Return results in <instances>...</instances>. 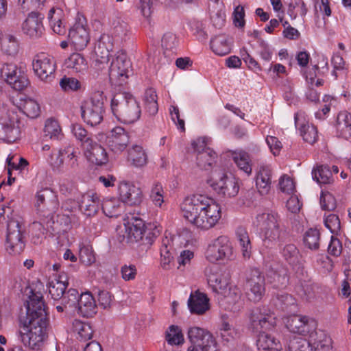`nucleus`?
<instances>
[{"mask_svg":"<svg viewBox=\"0 0 351 351\" xmlns=\"http://www.w3.org/2000/svg\"><path fill=\"white\" fill-rule=\"evenodd\" d=\"M48 319L43 295L32 293L27 304V317L22 326L21 339L32 350H40L47 339Z\"/></svg>","mask_w":351,"mask_h":351,"instance_id":"f257e3e1","label":"nucleus"},{"mask_svg":"<svg viewBox=\"0 0 351 351\" xmlns=\"http://www.w3.org/2000/svg\"><path fill=\"white\" fill-rule=\"evenodd\" d=\"M180 208L182 217L202 230L213 228L221 217L220 205L214 198L204 194L186 196Z\"/></svg>","mask_w":351,"mask_h":351,"instance_id":"f03ea898","label":"nucleus"},{"mask_svg":"<svg viewBox=\"0 0 351 351\" xmlns=\"http://www.w3.org/2000/svg\"><path fill=\"white\" fill-rule=\"evenodd\" d=\"M300 335L308 336V339L294 337L289 342V351H331L330 339L324 331L317 329L315 319L306 316Z\"/></svg>","mask_w":351,"mask_h":351,"instance_id":"7ed1b4c3","label":"nucleus"},{"mask_svg":"<svg viewBox=\"0 0 351 351\" xmlns=\"http://www.w3.org/2000/svg\"><path fill=\"white\" fill-rule=\"evenodd\" d=\"M111 110L116 118L125 124L135 123L141 114L140 103L128 92L119 93L113 97Z\"/></svg>","mask_w":351,"mask_h":351,"instance_id":"20e7f679","label":"nucleus"},{"mask_svg":"<svg viewBox=\"0 0 351 351\" xmlns=\"http://www.w3.org/2000/svg\"><path fill=\"white\" fill-rule=\"evenodd\" d=\"M252 226L256 229L263 245L270 247L280 239L282 230L280 217L275 213H260L252 219Z\"/></svg>","mask_w":351,"mask_h":351,"instance_id":"39448f33","label":"nucleus"},{"mask_svg":"<svg viewBox=\"0 0 351 351\" xmlns=\"http://www.w3.org/2000/svg\"><path fill=\"white\" fill-rule=\"evenodd\" d=\"M206 183L219 196L223 198L236 197L240 189L239 179L231 173L221 169L213 170Z\"/></svg>","mask_w":351,"mask_h":351,"instance_id":"423d86ee","label":"nucleus"},{"mask_svg":"<svg viewBox=\"0 0 351 351\" xmlns=\"http://www.w3.org/2000/svg\"><path fill=\"white\" fill-rule=\"evenodd\" d=\"M20 121L17 112L10 104H3L0 109V141L12 143L19 138Z\"/></svg>","mask_w":351,"mask_h":351,"instance_id":"0eeeda50","label":"nucleus"},{"mask_svg":"<svg viewBox=\"0 0 351 351\" xmlns=\"http://www.w3.org/2000/svg\"><path fill=\"white\" fill-rule=\"evenodd\" d=\"M204 257L213 264L234 259L235 254L230 239L227 236L221 235L210 240L205 250Z\"/></svg>","mask_w":351,"mask_h":351,"instance_id":"6e6552de","label":"nucleus"},{"mask_svg":"<svg viewBox=\"0 0 351 351\" xmlns=\"http://www.w3.org/2000/svg\"><path fill=\"white\" fill-rule=\"evenodd\" d=\"M187 338L190 346L186 351H213L217 349L216 339L204 328L190 326L187 330Z\"/></svg>","mask_w":351,"mask_h":351,"instance_id":"1a4fd4ad","label":"nucleus"},{"mask_svg":"<svg viewBox=\"0 0 351 351\" xmlns=\"http://www.w3.org/2000/svg\"><path fill=\"white\" fill-rule=\"evenodd\" d=\"M104 97L101 91H96L90 99L84 101L81 106L82 117L88 125L95 126L99 124L104 118Z\"/></svg>","mask_w":351,"mask_h":351,"instance_id":"9d476101","label":"nucleus"},{"mask_svg":"<svg viewBox=\"0 0 351 351\" xmlns=\"http://www.w3.org/2000/svg\"><path fill=\"white\" fill-rule=\"evenodd\" d=\"M131 73V62L122 51H117L112 57L109 66V77L115 85L121 86Z\"/></svg>","mask_w":351,"mask_h":351,"instance_id":"9b49d317","label":"nucleus"},{"mask_svg":"<svg viewBox=\"0 0 351 351\" xmlns=\"http://www.w3.org/2000/svg\"><path fill=\"white\" fill-rule=\"evenodd\" d=\"M69 40L75 50H83L90 40V29L87 20L82 14H78L75 23L69 32Z\"/></svg>","mask_w":351,"mask_h":351,"instance_id":"f8f14e48","label":"nucleus"},{"mask_svg":"<svg viewBox=\"0 0 351 351\" xmlns=\"http://www.w3.org/2000/svg\"><path fill=\"white\" fill-rule=\"evenodd\" d=\"M32 68L37 77L45 82H51L55 77L56 63L54 58L46 53H39L32 60Z\"/></svg>","mask_w":351,"mask_h":351,"instance_id":"ddd939ff","label":"nucleus"},{"mask_svg":"<svg viewBox=\"0 0 351 351\" xmlns=\"http://www.w3.org/2000/svg\"><path fill=\"white\" fill-rule=\"evenodd\" d=\"M23 230L19 219L8 222L5 249L11 255L20 254L25 248Z\"/></svg>","mask_w":351,"mask_h":351,"instance_id":"4468645a","label":"nucleus"},{"mask_svg":"<svg viewBox=\"0 0 351 351\" xmlns=\"http://www.w3.org/2000/svg\"><path fill=\"white\" fill-rule=\"evenodd\" d=\"M250 325L254 329L271 330L277 325V316L266 306H259L252 309L249 315Z\"/></svg>","mask_w":351,"mask_h":351,"instance_id":"2eb2a0df","label":"nucleus"},{"mask_svg":"<svg viewBox=\"0 0 351 351\" xmlns=\"http://www.w3.org/2000/svg\"><path fill=\"white\" fill-rule=\"evenodd\" d=\"M209 287L218 295L225 294L230 283V276L214 265H208L204 270Z\"/></svg>","mask_w":351,"mask_h":351,"instance_id":"dca6fc26","label":"nucleus"},{"mask_svg":"<svg viewBox=\"0 0 351 351\" xmlns=\"http://www.w3.org/2000/svg\"><path fill=\"white\" fill-rule=\"evenodd\" d=\"M0 74L1 78L16 90L24 89L29 84L27 75L24 71L15 64H3L0 68Z\"/></svg>","mask_w":351,"mask_h":351,"instance_id":"f3484780","label":"nucleus"},{"mask_svg":"<svg viewBox=\"0 0 351 351\" xmlns=\"http://www.w3.org/2000/svg\"><path fill=\"white\" fill-rule=\"evenodd\" d=\"M211 139L208 137H199L192 143V146L197 152V164L202 169H208L215 162L217 154L208 147Z\"/></svg>","mask_w":351,"mask_h":351,"instance_id":"a211bd4d","label":"nucleus"},{"mask_svg":"<svg viewBox=\"0 0 351 351\" xmlns=\"http://www.w3.org/2000/svg\"><path fill=\"white\" fill-rule=\"evenodd\" d=\"M106 143L112 153L120 154L130 144L129 134L122 127H114L107 134Z\"/></svg>","mask_w":351,"mask_h":351,"instance_id":"6ab92c4d","label":"nucleus"},{"mask_svg":"<svg viewBox=\"0 0 351 351\" xmlns=\"http://www.w3.org/2000/svg\"><path fill=\"white\" fill-rule=\"evenodd\" d=\"M117 195L123 204L136 206L143 200V191L141 188L129 181H121L118 184Z\"/></svg>","mask_w":351,"mask_h":351,"instance_id":"aec40b11","label":"nucleus"},{"mask_svg":"<svg viewBox=\"0 0 351 351\" xmlns=\"http://www.w3.org/2000/svg\"><path fill=\"white\" fill-rule=\"evenodd\" d=\"M115 44L112 36L108 34H101L97 40L95 46V62L102 65L101 69L110 61V53Z\"/></svg>","mask_w":351,"mask_h":351,"instance_id":"412c9836","label":"nucleus"},{"mask_svg":"<svg viewBox=\"0 0 351 351\" xmlns=\"http://www.w3.org/2000/svg\"><path fill=\"white\" fill-rule=\"evenodd\" d=\"M247 298L254 302H259L265 291V278L261 272L254 269L251 271L250 276L247 281Z\"/></svg>","mask_w":351,"mask_h":351,"instance_id":"4be33fe9","label":"nucleus"},{"mask_svg":"<svg viewBox=\"0 0 351 351\" xmlns=\"http://www.w3.org/2000/svg\"><path fill=\"white\" fill-rule=\"evenodd\" d=\"M295 126L299 131L303 140L310 144L314 143L318 137L317 128L308 123L306 115L304 112L300 111L294 115Z\"/></svg>","mask_w":351,"mask_h":351,"instance_id":"5701e85b","label":"nucleus"},{"mask_svg":"<svg viewBox=\"0 0 351 351\" xmlns=\"http://www.w3.org/2000/svg\"><path fill=\"white\" fill-rule=\"evenodd\" d=\"M123 225L125 233L123 237L127 242L134 243L142 240L145 231V225L142 219L136 217L124 219Z\"/></svg>","mask_w":351,"mask_h":351,"instance_id":"b1692460","label":"nucleus"},{"mask_svg":"<svg viewBox=\"0 0 351 351\" xmlns=\"http://www.w3.org/2000/svg\"><path fill=\"white\" fill-rule=\"evenodd\" d=\"M82 151L84 157L93 165L101 166L106 164L108 161L106 149L94 139L90 143H86Z\"/></svg>","mask_w":351,"mask_h":351,"instance_id":"393cba45","label":"nucleus"},{"mask_svg":"<svg viewBox=\"0 0 351 351\" xmlns=\"http://www.w3.org/2000/svg\"><path fill=\"white\" fill-rule=\"evenodd\" d=\"M21 29L30 38H40L44 32L42 16L35 12H30L23 22Z\"/></svg>","mask_w":351,"mask_h":351,"instance_id":"a878e982","label":"nucleus"},{"mask_svg":"<svg viewBox=\"0 0 351 351\" xmlns=\"http://www.w3.org/2000/svg\"><path fill=\"white\" fill-rule=\"evenodd\" d=\"M35 205L38 210L46 209L50 213L55 212L58 207L56 194L48 187L37 191Z\"/></svg>","mask_w":351,"mask_h":351,"instance_id":"bb28decb","label":"nucleus"},{"mask_svg":"<svg viewBox=\"0 0 351 351\" xmlns=\"http://www.w3.org/2000/svg\"><path fill=\"white\" fill-rule=\"evenodd\" d=\"M209 298L207 295L199 290L191 292L187 304L191 313L203 315L210 308Z\"/></svg>","mask_w":351,"mask_h":351,"instance_id":"cd10ccee","label":"nucleus"},{"mask_svg":"<svg viewBox=\"0 0 351 351\" xmlns=\"http://www.w3.org/2000/svg\"><path fill=\"white\" fill-rule=\"evenodd\" d=\"M68 285V275L64 271L50 279L47 283V289L51 298L54 300L60 299L65 293Z\"/></svg>","mask_w":351,"mask_h":351,"instance_id":"c85d7f7f","label":"nucleus"},{"mask_svg":"<svg viewBox=\"0 0 351 351\" xmlns=\"http://www.w3.org/2000/svg\"><path fill=\"white\" fill-rule=\"evenodd\" d=\"M173 237L166 234L162 240L160 259V267L164 270H169L173 267Z\"/></svg>","mask_w":351,"mask_h":351,"instance_id":"c756f323","label":"nucleus"},{"mask_svg":"<svg viewBox=\"0 0 351 351\" xmlns=\"http://www.w3.org/2000/svg\"><path fill=\"white\" fill-rule=\"evenodd\" d=\"M100 206L99 195L93 191H88L82 195L80 202V210L86 216H93L97 213Z\"/></svg>","mask_w":351,"mask_h":351,"instance_id":"7c9ffc66","label":"nucleus"},{"mask_svg":"<svg viewBox=\"0 0 351 351\" xmlns=\"http://www.w3.org/2000/svg\"><path fill=\"white\" fill-rule=\"evenodd\" d=\"M256 187L258 193L267 195L269 193L272 184V173L269 166H262L256 176Z\"/></svg>","mask_w":351,"mask_h":351,"instance_id":"2f4dec72","label":"nucleus"},{"mask_svg":"<svg viewBox=\"0 0 351 351\" xmlns=\"http://www.w3.org/2000/svg\"><path fill=\"white\" fill-rule=\"evenodd\" d=\"M16 106L27 117L37 118L40 114V104L34 99L21 96L16 100Z\"/></svg>","mask_w":351,"mask_h":351,"instance_id":"473e14b6","label":"nucleus"},{"mask_svg":"<svg viewBox=\"0 0 351 351\" xmlns=\"http://www.w3.org/2000/svg\"><path fill=\"white\" fill-rule=\"evenodd\" d=\"M64 65L73 73H84L88 70V62L80 53H73L65 59Z\"/></svg>","mask_w":351,"mask_h":351,"instance_id":"72a5a7b5","label":"nucleus"},{"mask_svg":"<svg viewBox=\"0 0 351 351\" xmlns=\"http://www.w3.org/2000/svg\"><path fill=\"white\" fill-rule=\"evenodd\" d=\"M77 307L79 313L84 317H92L97 312L95 300L90 292L81 293Z\"/></svg>","mask_w":351,"mask_h":351,"instance_id":"f704fd0d","label":"nucleus"},{"mask_svg":"<svg viewBox=\"0 0 351 351\" xmlns=\"http://www.w3.org/2000/svg\"><path fill=\"white\" fill-rule=\"evenodd\" d=\"M235 236L242 256L245 259H249L252 255V245L247 229L243 226L237 227Z\"/></svg>","mask_w":351,"mask_h":351,"instance_id":"c9c22d12","label":"nucleus"},{"mask_svg":"<svg viewBox=\"0 0 351 351\" xmlns=\"http://www.w3.org/2000/svg\"><path fill=\"white\" fill-rule=\"evenodd\" d=\"M228 152L237 167L250 176L252 173V168L248 153L242 149L230 150Z\"/></svg>","mask_w":351,"mask_h":351,"instance_id":"e433bc0d","label":"nucleus"},{"mask_svg":"<svg viewBox=\"0 0 351 351\" xmlns=\"http://www.w3.org/2000/svg\"><path fill=\"white\" fill-rule=\"evenodd\" d=\"M337 134L348 139L351 136V114L346 110L340 112L337 117Z\"/></svg>","mask_w":351,"mask_h":351,"instance_id":"4c0bfd02","label":"nucleus"},{"mask_svg":"<svg viewBox=\"0 0 351 351\" xmlns=\"http://www.w3.org/2000/svg\"><path fill=\"white\" fill-rule=\"evenodd\" d=\"M257 346L259 351H281L280 341L272 335L265 331L260 332L257 339Z\"/></svg>","mask_w":351,"mask_h":351,"instance_id":"58836bf2","label":"nucleus"},{"mask_svg":"<svg viewBox=\"0 0 351 351\" xmlns=\"http://www.w3.org/2000/svg\"><path fill=\"white\" fill-rule=\"evenodd\" d=\"M223 297L226 302L229 304L227 308L232 311H239L241 306V291L235 285H229L225 294L220 295Z\"/></svg>","mask_w":351,"mask_h":351,"instance_id":"ea45409f","label":"nucleus"},{"mask_svg":"<svg viewBox=\"0 0 351 351\" xmlns=\"http://www.w3.org/2000/svg\"><path fill=\"white\" fill-rule=\"evenodd\" d=\"M128 160L132 166L141 168L146 165L147 156L142 146L134 145L128 152Z\"/></svg>","mask_w":351,"mask_h":351,"instance_id":"a19ab883","label":"nucleus"},{"mask_svg":"<svg viewBox=\"0 0 351 351\" xmlns=\"http://www.w3.org/2000/svg\"><path fill=\"white\" fill-rule=\"evenodd\" d=\"M50 26L54 33L62 35L66 32V29L62 23L64 12L58 8H53L48 12L47 16Z\"/></svg>","mask_w":351,"mask_h":351,"instance_id":"79ce46f5","label":"nucleus"},{"mask_svg":"<svg viewBox=\"0 0 351 351\" xmlns=\"http://www.w3.org/2000/svg\"><path fill=\"white\" fill-rule=\"evenodd\" d=\"M0 49L6 55H16L19 50L18 39L16 36L10 34L0 35Z\"/></svg>","mask_w":351,"mask_h":351,"instance_id":"37998d69","label":"nucleus"},{"mask_svg":"<svg viewBox=\"0 0 351 351\" xmlns=\"http://www.w3.org/2000/svg\"><path fill=\"white\" fill-rule=\"evenodd\" d=\"M213 52L219 56H223L231 51L230 44L226 35H218L212 38L210 42Z\"/></svg>","mask_w":351,"mask_h":351,"instance_id":"c03bdc74","label":"nucleus"},{"mask_svg":"<svg viewBox=\"0 0 351 351\" xmlns=\"http://www.w3.org/2000/svg\"><path fill=\"white\" fill-rule=\"evenodd\" d=\"M122 202L119 198H106L102 201L101 208L103 213L109 217H117L123 210Z\"/></svg>","mask_w":351,"mask_h":351,"instance_id":"a18cd8bd","label":"nucleus"},{"mask_svg":"<svg viewBox=\"0 0 351 351\" xmlns=\"http://www.w3.org/2000/svg\"><path fill=\"white\" fill-rule=\"evenodd\" d=\"M267 280L275 288L285 287L289 281L287 269L280 267L275 271H270L267 274Z\"/></svg>","mask_w":351,"mask_h":351,"instance_id":"49530a36","label":"nucleus"},{"mask_svg":"<svg viewBox=\"0 0 351 351\" xmlns=\"http://www.w3.org/2000/svg\"><path fill=\"white\" fill-rule=\"evenodd\" d=\"M219 332L221 339L228 343L234 341L240 337L239 330L223 318L219 328Z\"/></svg>","mask_w":351,"mask_h":351,"instance_id":"de8ad7c7","label":"nucleus"},{"mask_svg":"<svg viewBox=\"0 0 351 351\" xmlns=\"http://www.w3.org/2000/svg\"><path fill=\"white\" fill-rule=\"evenodd\" d=\"M43 132L45 136L51 140H60L63 136L60 123L53 118H49L45 121Z\"/></svg>","mask_w":351,"mask_h":351,"instance_id":"09e8293b","label":"nucleus"},{"mask_svg":"<svg viewBox=\"0 0 351 351\" xmlns=\"http://www.w3.org/2000/svg\"><path fill=\"white\" fill-rule=\"evenodd\" d=\"M165 340L170 346H182L184 337L182 328L177 325H171L165 332Z\"/></svg>","mask_w":351,"mask_h":351,"instance_id":"8fccbe9b","label":"nucleus"},{"mask_svg":"<svg viewBox=\"0 0 351 351\" xmlns=\"http://www.w3.org/2000/svg\"><path fill=\"white\" fill-rule=\"evenodd\" d=\"M79 258L80 261L86 265H91L95 262V255L88 241L85 240L80 242Z\"/></svg>","mask_w":351,"mask_h":351,"instance_id":"3c124183","label":"nucleus"},{"mask_svg":"<svg viewBox=\"0 0 351 351\" xmlns=\"http://www.w3.org/2000/svg\"><path fill=\"white\" fill-rule=\"evenodd\" d=\"M73 332L77 339L86 341L92 338L93 330L88 323L75 319L73 322Z\"/></svg>","mask_w":351,"mask_h":351,"instance_id":"603ef678","label":"nucleus"},{"mask_svg":"<svg viewBox=\"0 0 351 351\" xmlns=\"http://www.w3.org/2000/svg\"><path fill=\"white\" fill-rule=\"evenodd\" d=\"M157 99V94L154 88H149L145 90L143 100L145 110L149 115H155L158 112V105Z\"/></svg>","mask_w":351,"mask_h":351,"instance_id":"864d4df0","label":"nucleus"},{"mask_svg":"<svg viewBox=\"0 0 351 351\" xmlns=\"http://www.w3.org/2000/svg\"><path fill=\"white\" fill-rule=\"evenodd\" d=\"M312 178L319 184H326L332 182V172L328 166L320 165L313 168Z\"/></svg>","mask_w":351,"mask_h":351,"instance_id":"5fc2aeb1","label":"nucleus"},{"mask_svg":"<svg viewBox=\"0 0 351 351\" xmlns=\"http://www.w3.org/2000/svg\"><path fill=\"white\" fill-rule=\"evenodd\" d=\"M116 44H121L130 38V31L128 25L125 22H118L114 24L112 28V35H111Z\"/></svg>","mask_w":351,"mask_h":351,"instance_id":"6e6d98bb","label":"nucleus"},{"mask_svg":"<svg viewBox=\"0 0 351 351\" xmlns=\"http://www.w3.org/2000/svg\"><path fill=\"white\" fill-rule=\"evenodd\" d=\"M164 195L165 191L162 185L160 182H154L150 189L149 199L156 207L162 208L165 202Z\"/></svg>","mask_w":351,"mask_h":351,"instance_id":"4d7b16f0","label":"nucleus"},{"mask_svg":"<svg viewBox=\"0 0 351 351\" xmlns=\"http://www.w3.org/2000/svg\"><path fill=\"white\" fill-rule=\"evenodd\" d=\"M61 89L65 93H74L83 89L82 84L75 77L64 76L59 82Z\"/></svg>","mask_w":351,"mask_h":351,"instance_id":"13d9d810","label":"nucleus"},{"mask_svg":"<svg viewBox=\"0 0 351 351\" xmlns=\"http://www.w3.org/2000/svg\"><path fill=\"white\" fill-rule=\"evenodd\" d=\"M319 232L317 229L308 230L304 236V245L311 250H317L319 246Z\"/></svg>","mask_w":351,"mask_h":351,"instance_id":"bf43d9fd","label":"nucleus"},{"mask_svg":"<svg viewBox=\"0 0 351 351\" xmlns=\"http://www.w3.org/2000/svg\"><path fill=\"white\" fill-rule=\"evenodd\" d=\"M306 316L292 315L287 319L285 322L287 328L293 333L300 334V332H304L302 326L305 322Z\"/></svg>","mask_w":351,"mask_h":351,"instance_id":"052dcab7","label":"nucleus"},{"mask_svg":"<svg viewBox=\"0 0 351 351\" xmlns=\"http://www.w3.org/2000/svg\"><path fill=\"white\" fill-rule=\"evenodd\" d=\"M71 132L75 138L81 143L82 149L84 147L86 143L93 141V137L88 134L87 131L80 124H73L71 127Z\"/></svg>","mask_w":351,"mask_h":351,"instance_id":"680f3d73","label":"nucleus"},{"mask_svg":"<svg viewBox=\"0 0 351 351\" xmlns=\"http://www.w3.org/2000/svg\"><path fill=\"white\" fill-rule=\"evenodd\" d=\"M274 53V48L265 40H260L258 42V47L257 53L265 62H269L271 60Z\"/></svg>","mask_w":351,"mask_h":351,"instance_id":"e2e57ef3","label":"nucleus"},{"mask_svg":"<svg viewBox=\"0 0 351 351\" xmlns=\"http://www.w3.org/2000/svg\"><path fill=\"white\" fill-rule=\"evenodd\" d=\"M282 254L290 264H295L298 261L299 251L293 244L286 245L282 250Z\"/></svg>","mask_w":351,"mask_h":351,"instance_id":"0e129e2a","label":"nucleus"},{"mask_svg":"<svg viewBox=\"0 0 351 351\" xmlns=\"http://www.w3.org/2000/svg\"><path fill=\"white\" fill-rule=\"evenodd\" d=\"M63 154L64 160H66V167L68 169H75L78 165V162L75 149L71 147H66L63 149Z\"/></svg>","mask_w":351,"mask_h":351,"instance_id":"69168bd1","label":"nucleus"},{"mask_svg":"<svg viewBox=\"0 0 351 351\" xmlns=\"http://www.w3.org/2000/svg\"><path fill=\"white\" fill-rule=\"evenodd\" d=\"M278 184L280 190L284 193L292 195L295 191V182L287 175H283L280 178Z\"/></svg>","mask_w":351,"mask_h":351,"instance_id":"338daca9","label":"nucleus"},{"mask_svg":"<svg viewBox=\"0 0 351 351\" xmlns=\"http://www.w3.org/2000/svg\"><path fill=\"white\" fill-rule=\"evenodd\" d=\"M325 226L334 234H338L341 228V223L338 216L330 214L324 219Z\"/></svg>","mask_w":351,"mask_h":351,"instance_id":"774afa93","label":"nucleus"}]
</instances>
